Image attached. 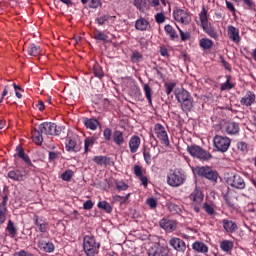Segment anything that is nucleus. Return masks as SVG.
Returning a JSON list of instances; mask_svg holds the SVG:
<instances>
[{
  "label": "nucleus",
  "mask_w": 256,
  "mask_h": 256,
  "mask_svg": "<svg viewBox=\"0 0 256 256\" xmlns=\"http://www.w3.org/2000/svg\"><path fill=\"white\" fill-rule=\"evenodd\" d=\"M43 135H61V127L55 123L44 122L32 130V141L36 145H43Z\"/></svg>",
  "instance_id": "nucleus-1"
},
{
  "label": "nucleus",
  "mask_w": 256,
  "mask_h": 256,
  "mask_svg": "<svg viewBox=\"0 0 256 256\" xmlns=\"http://www.w3.org/2000/svg\"><path fill=\"white\" fill-rule=\"evenodd\" d=\"M174 95L178 103H180V107L182 111H191L193 109V96L189 91L185 90L184 88H177L174 91Z\"/></svg>",
  "instance_id": "nucleus-2"
},
{
  "label": "nucleus",
  "mask_w": 256,
  "mask_h": 256,
  "mask_svg": "<svg viewBox=\"0 0 256 256\" xmlns=\"http://www.w3.org/2000/svg\"><path fill=\"white\" fill-rule=\"evenodd\" d=\"M187 181V175L181 168L169 170L167 174V183L170 187H181Z\"/></svg>",
  "instance_id": "nucleus-3"
},
{
  "label": "nucleus",
  "mask_w": 256,
  "mask_h": 256,
  "mask_svg": "<svg viewBox=\"0 0 256 256\" xmlns=\"http://www.w3.org/2000/svg\"><path fill=\"white\" fill-rule=\"evenodd\" d=\"M208 11L206 10L205 6H202V9L199 13V20H200V27L203 29L209 37L212 39H218L219 34L215 31V28L209 23V17L207 16Z\"/></svg>",
  "instance_id": "nucleus-4"
},
{
  "label": "nucleus",
  "mask_w": 256,
  "mask_h": 256,
  "mask_svg": "<svg viewBox=\"0 0 256 256\" xmlns=\"http://www.w3.org/2000/svg\"><path fill=\"white\" fill-rule=\"evenodd\" d=\"M101 246L95 241V237L86 235L83 239V251L86 256H95Z\"/></svg>",
  "instance_id": "nucleus-5"
},
{
  "label": "nucleus",
  "mask_w": 256,
  "mask_h": 256,
  "mask_svg": "<svg viewBox=\"0 0 256 256\" xmlns=\"http://www.w3.org/2000/svg\"><path fill=\"white\" fill-rule=\"evenodd\" d=\"M83 140H81V136L73 134L72 136H68L66 138L65 149L69 153H79L83 148Z\"/></svg>",
  "instance_id": "nucleus-6"
},
{
  "label": "nucleus",
  "mask_w": 256,
  "mask_h": 256,
  "mask_svg": "<svg viewBox=\"0 0 256 256\" xmlns=\"http://www.w3.org/2000/svg\"><path fill=\"white\" fill-rule=\"evenodd\" d=\"M186 151H188L191 157H196V159H200V161H211V159H213V155H211V153L195 144L187 146Z\"/></svg>",
  "instance_id": "nucleus-7"
},
{
  "label": "nucleus",
  "mask_w": 256,
  "mask_h": 256,
  "mask_svg": "<svg viewBox=\"0 0 256 256\" xmlns=\"http://www.w3.org/2000/svg\"><path fill=\"white\" fill-rule=\"evenodd\" d=\"M214 149L219 153H227L231 147V138L227 136L215 135L213 138Z\"/></svg>",
  "instance_id": "nucleus-8"
},
{
  "label": "nucleus",
  "mask_w": 256,
  "mask_h": 256,
  "mask_svg": "<svg viewBox=\"0 0 256 256\" xmlns=\"http://www.w3.org/2000/svg\"><path fill=\"white\" fill-rule=\"evenodd\" d=\"M203 199H205V195H203L201 189L197 187L189 195V200L191 201V205L195 213H201V205L203 204Z\"/></svg>",
  "instance_id": "nucleus-9"
},
{
  "label": "nucleus",
  "mask_w": 256,
  "mask_h": 256,
  "mask_svg": "<svg viewBox=\"0 0 256 256\" xmlns=\"http://www.w3.org/2000/svg\"><path fill=\"white\" fill-rule=\"evenodd\" d=\"M196 173L198 177H204V179H208L212 183H217V179H219V173L209 166L198 167Z\"/></svg>",
  "instance_id": "nucleus-10"
},
{
  "label": "nucleus",
  "mask_w": 256,
  "mask_h": 256,
  "mask_svg": "<svg viewBox=\"0 0 256 256\" xmlns=\"http://www.w3.org/2000/svg\"><path fill=\"white\" fill-rule=\"evenodd\" d=\"M154 133L163 146L170 147L171 142L169 141V134L167 133L165 126H163L161 123L155 124Z\"/></svg>",
  "instance_id": "nucleus-11"
},
{
  "label": "nucleus",
  "mask_w": 256,
  "mask_h": 256,
  "mask_svg": "<svg viewBox=\"0 0 256 256\" xmlns=\"http://www.w3.org/2000/svg\"><path fill=\"white\" fill-rule=\"evenodd\" d=\"M226 183L233 189L242 190L246 187L245 179H243V177H241V175L239 174H233L231 176H228L226 178Z\"/></svg>",
  "instance_id": "nucleus-12"
},
{
  "label": "nucleus",
  "mask_w": 256,
  "mask_h": 256,
  "mask_svg": "<svg viewBox=\"0 0 256 256\" xmlns=\"http://www.w3.org/2000/svg\"><path fill=\"white\" fill-rule=\"evenodd\" d=\"M173 18L177 23H182V25H189L191 23V14L181 8L173 10Z\"/></svg>",
  "instance_id": "nucleus-13"
},
{
  "label": "nucleus",
  "mask_w": 256,
  "mask_h": 256,
  "mask_svg": "<svg viewBox=\"0 0 256 256\" xmlns=\"http://www.w3.org/2000/svg\"><path fill=\"white\" fill-rule=\"evenodd\" d=\"M169 245L174 251H177V253H185V251H187V244H185V241L181 238H171L169 240Z\"/></svg>",
  "instance_id": "nucleus-14"
},
{
  "label": "nucleus",
  "mask_w": 256,
  "mask_h": 256,
  "mask_svg": "<svg viewBox=\"0 0 256 256\" xmlns=\"http://www.w3.org/2000/svg\"><path fill=\"white\" fill-rule=\"evenodd\" d=\"M221 131L227 135H239V124L237 122H225L221 126Z\"/></svg>",
  "instance_id": "nucleus-15"
},
{
  "label": "nucleus",
  "mask_w": 256,
  "mask_h": 256,
  "mask_svg": "<svg viewBox=\"0 0 256 256\" xmlns=\"http://www.w3.org/2000/svg\"><path fill=\"white\" fill-rule=\"evenodd\" d=\"M33 221H34V225L37 227L40 233H47V230L49 229V222L45 217L34 215Z\"/></svg>",
  "instance_id": "nucleus-16"
},
{
  "label": "nucleus",
  "mask_w": 256,
  "mask_h": 256,
  "mask_svg": "<svg viewBox=\"0 0 256 256\" xmlns=\"http://www.w3.org/2000/svg\"><path fill=\"white\" fill-rule=\"evenodd\" d=\"M159 226L161 227V229L166 231V233H173V231L177 229V221L171 220L169 218H162L159 221Z\"/></svg>",
  "instance_id": "nucleus-17"
},
{
  "label": "nucleus",
  "mask_w": 256,
  "mask_h": 256,
  "mask_svg": "<svg viewBox=\"0 0 256 256\" xmlns=\"http://www.w3.org/2000/svg\"><path fill=\"white\" fill-rule=\"evenodd\" d=\"M148 256H169V247L154 245L149 249Z\"/></svg>",
  "instance_id": "nucleus-18"
},
{
  "label": "nucleus",
  "mask_w": 256,
  "mask_h": 256,
  "mask_svg": "<svg viewBox=\"0 0 256 256\" xmlns=\"http://www.w3.org/2000/svg\"><path fill=\"white\" fill-rule=\"evenodd\" d=\"M255 101V92L247 90L244 97L240 99V105H243L244 107H251V105H255Z\"/></svg>",
  "instance_id": "nucleus-19"
},
{
  "label": "nucleus",
  "mask_w": 256,
  "mask_h": 256,
  "mask_svg": "<svg viewBox=\"0 0 256 256\" xmlns=\"http://www.w3.org/2000/svg\"><path fill=\"white\" fill-rule=\"evenodd\" d=\"M227 35L230 41L233 43H241V35H239V29L233 25H229L227 29Z\"/></svg>",
  "instance_id": "nucleus-20"
},
{
  "label": "nucleus",
  "mask_w": 256,
  "mask_h": 256,
  "mask_svg": "<svg viewBox=\"0 0 256 256\" xmlns=\"http://www.w3.org/2000/svg\"><path fill=\"white\" fill-rule=\"evenodd\" d=\"M9 179L12 181H25V177H27V171H21L19 169L11 170L8 172Z\"/></svg>",
  "instance_id": "nucleus-21"
},
{
  "label": "nucleus",
  "mask_w": 256,
  "mask_h": 256,
  "mask_svg": "<svg viewBox=\"0 0 256 256\" xmlns=\"http://www.w3.org/2000/svg\"><path fill=\"white\" fill-rule=\"evenodd\" d=\"M128 147L130 153H137L139 147H141V138L137 135H133L128 142Z\"/></svg>",
  "instance_id": "nucleus-22"
},
{
  "label": "nucleus",
  "mask_w": 256,
  "mask_h": 256,
  "mask_svg": "<svg viewBox=\"0 0 256 256\" xmlns=\"http://www.w3.org/2000/svg\"><path fill=\"white\" fill-rule=\"evenodd\" d=\"M38 247L41 251H44V253H53L55 251L53 242L47 240H39Z\"/></svg>",
  "instance_id": "nucleus-23"
},
{
  "label": "nucleus",
  "mask_w": 256,
  "mask_h": 256,
  "mask_svg": "<svg viewBox=\"0 0 256 256\" xmlns=\"http://www.w3.org/2000/svg\"><path fill=\"white\" fill-rule=\"evenodd\" d=\"M82 123L86 129H90V131H97V127H99V120H97V118L84 117Z\"/></svg>",
  "instance_id": "nucleus-24"
},
{
  "label": "nucleus",
  "mask_w": 256,
  "mask_h": 256,
  "mask_svg": "<svg viewBox=\"0 0 256 256\" xmlns=\"http://www.w3.org/2000/svg\"><path fill=\"white\" fill-rule=\"evenodd\" d=\"M7 201H9V197L7 195L3 196L2 203L0 204V224L5 223L7 219Z\"/></svg>",
  "instance_id": "nucleus-25"
},
{
  "label": "nucleus",
  "mask_w": 256,
  "mask_h": 256,
  "mask_svg": "<svg viewBox=\"0 0 256 256\" xmlns=\"http://www.w3.org/2000/svg\"><path fill=\"white\" fill-rule=\"evenodd\" d=\"M135 29H137V31H149V29H151V24L147 19L140 17L135 21Z\"/></svg>",
  "instance_id": "nucleus-26"
},
{
  "label": "nucleus",
  "mask_w": 256,
  "mask_h": 256,
  "mask_svg": "<svg viewBox=\"0 0 256 256\" xmlns=\"http://www.w3.org/2000/svg\"><path fill=\"white\" fill-rule=\"evenodd\" d=\"M112 141L117 145L118 147H121L123 143H125V137L123 136V131L121 130H115L112 134Z\"/></svg>",
  "instance_id": "nucleus-27"
},
{
  "label": "nucleus",
  "mask_w": 256,
  "mask_h": 256,
  "mask_svg": "<svg viewBox=\"0 0 256 256\" xmlns=\"http://www.w3.org/2000/svg\"><path fill=\"white\" fill-rule=\"evenodd\" d=\"M222 225L226 233H235V231L237 230V223L231 220H222Z\"/></svg>",
  "instance_id": "nucleus-28"
},
{
  "label": "nucleus",
  "mask_w": 256,
  "mask_h": 256,
  "mask_svg": "<svg viewBox=\"0 0 256 256\" xmlns=\"http://www.w3.org/2000/svg\"><path fill=\"white\" fill-rule=\"evenodd\" d=\"M27 54L30 57H39L41 55V47L37 44H29Z\"/></svg>",
  "instance_id": "nucleus-29"
},
{
  "label": "nucleus",
  "mask_w": 256,
  "mask_h": 256,
  "mask_svg": "<svg viewBox=\"0 0 256 256\" xmlns=\"http://www.w3.org/2000/svg\"><path fill=\"white\" fill-rule=\"evenodd\" d=\"M164 31H165L166 35L169 36L171 41H175V40L179 39V34H177V30H175L171 24L165 25Z\"/></svg>",
  "instance_id": "nucleus-30"
},
{
  "label": "nucleus",
  "mask_w": 256,
  "mask_h": 256,
  "mask_svg": "<svg viewBox=\"0 0 256 256\" xmlns=\"http://www.w3.org/2000/svg\"><path fill=\"white\" fill-rule=\"evenodd\" d=\"M93 161L96 165H113V160L107 156H94Z\"/></svg>",
  "instance_id": "nucleus-31"
},
{
  "label": "nucleus",
  "mask_w": 256,
  "mask_h": 256,
  "mask_svg": "<svg viewBox=\"0 0 256 256\" xmlns=\"http://www.w3.org/2000/svg\"><path fill=\"white\" fill-rule=\"evenodd\" d=\"M97 136H90L84 140V153H89L93 145L97 143Z\"/></svg>",
  "instance_id": "nucleus-32"
},
{
  "label": "nucleus",
  "mask_w": 256,
  "mask_h": 256,
  "mask_svg": "<svg viewBox=\"0 0 256 256\" xmlns=\"http://www.w3.org/2000/svg\"><path fill=\"white\" fill-rule=\"evenodd\" d=\"M192 249L197 253H209V247L205 243L196 241L192 244Z\"/></svg>",
  "instance_id": "nucleus-33"
},
{
  "label": "nucleus",
  "mask_w": 256,
  "mask_h": 256,
  "mask_svg": "<svg viewBox=\"0 0 256 256\" xmlns=\"http://www.w3.org/2000/svg\"><path fill=\"white\" fill-rule=\"evenodd\" d=\"M233 241L231 240H223L222 242H220V249L221 251H224V253H231V251H233Z\"/></svg>",
  "instance_id": "nucleus-34"
},
{
  "label": "nucleus",
  "mask_w": 256,
  "mask_h": 256,
  "mask_svg": "<svg viewBox=\"0 0 256 256\" xmlns=\"http://www.w3.org/2000/svg\"><path fill=\"white\" fill-rule=\"evenodd\" d=\"M168 210L170 211V213H172V215H181L183 213V209L181 208V206L173 202H170L168 204Z\"/></svg>",
  "instance_id": "nucleus-35"
},
{
  "label": "nucleus",
  "mask_w": 256,
  "mask_h": 256,
  "mask_svg": "<svg viewBox=\"0 0 256 256\" xmlns=\"http://www.w3.org/2000/svg\"><path fill=\"white\" fill-rule=\"evenodd\" d=\"M143 89L149 105H153V90L151 89V86H149V84H144Z\"/></svg>",
  "instance_id": "nucleus-36"
},
{
  "label": "nucleus",
  "mask_w": 256,
  "mask_h": 256,
  "mask_svg": "<svg viewBox=\"0 0 256 256\" xmlns=\"http://www.w3.org/2000/svg\"><path fill=\"white\" fill-rule=\"evenodd\" d=\"M93 74L96 76L98 79H103L105 77V73L103 72V68L99 63H95L93 66Z\"/></svg>",
  "instance_id": "nucleus-37"
},
{
  "label": "nucleus",
  "mask_w": 256,
  "mask_h": 256,
  "mask_svg": "<svg viewBox=\"0 0 256 256\" xmlns=\"http://www.w3.org/2000/svg\"><path fill=\"white\" fill-rule=\"evenodd\" d=\"M130 197L131 193H128L126 196L114 195L112 196V203H120V205H123V203L129 201Z\"/></svg>",
  "instance_id": "nucleus-38"
},
{
  "label": "nucleus",
  "mask_w": 256,
  "mask_h": 256,
  "mask_svg": "<svg viewBox=\"0 0 256 256\" xmlns=\"http://www.w3.org/2000/svg\"><path fill=\"white\" fill-rule=\"evenodd\" d=\"M98 209H102L106 213H113V207L107 201H100L97 204Z\"/></svg>",
  "instance_id": "nucleus-39"
},
{
  "label": "nucleus",
  "mask_w": 256,
  "mask_h": 256,
  "mask_svg": "<svg viewBox=\"0 0 256 256\" xmlns=\"http://www.w3.org/2000/svg\"><path fill=\"white\" fill-rule=\"evenodd\" d=\"M199 45H200L201 49L209 50V49H211V47H213V40H211L209 38H202V39H200Z\"/></svg>",
  "instance_id": "nucleus-40"
},
{
  "label": "nucleus",
  "mask_w": 256,
  "mask_h": 256,
  "mask_svg": "<svg viewBox=\"0 0 256 256\" xmlns=\"http://www.w3.org/2000/svg\"><path fill=\"white\" fill-rule=\"evenodd\" d=\"M235 87V84L231 83V76L226 75V82L221 84V91H229Z\"/></svg>",
  "instance_id": "nucleus-41"
},
{
  "label": "nucleus",
  "mask_w": 256,
  "mask_h": 256,
  "mask_svg": "<svg viewBox=\"0 0 256 256\" xmlns=\"http://www.w3.org/2000/svg\"><path fill=\"white\" fill-rule=\"evenodd\" d=\"M145 1L146 0H132V5H134L140 13H145Z\"/></svg>",
  "instance_id": "nucleus-42"
},
{
  "label": "nucleus",
  "mask_w": 256,
  "mask_h": 256,
  "mask_svg": "<svg viewBox=\"0 0 256 256\" xmlns=\"http://www.w3.org/2000/svg\"><path fill=\"white\" fill-rule=\"evenodd\" d=\"M6 230L8 231L10 237H15L17 235V228H15V224L11 220L8 221Z\"/></svg>",
  "instance_id": "nucleus-43"
},
{
  "label": "nucleus",
  "mask_w": 256,
  "mask_h": 256,
  "mask_svg": "<svg viewBox=\"0 0 256 256\" xmlns=\"http://www.w3.org/2000/svg\"><path fill=\"white\" fill-rule=\"evenodd\" d=\"M94 39L96 41H107V39H109V36L104 34L101 30H96L94 34Z\"/></svg>",
  "instance_id": "nucleus-44"
},
{
  "label": "nucleus",
  "mask_w": 256,
  "mask_h": 256,
  "mask_svg": "<svg viewBox=\"0 0 256 256\" xmlns=\"http://www.w3.org/2000/svg\"><path fill=\"white\" fill-rule=\"evenodd\" d=\"M115 185H116L117 191H119V192L127 191V189H129V185L127 183H125L124 181L116 180Z\"/></svg>",
  "instance_id": "nucleus-45"
},
{
  "label": "nucleus",
  "mask_w": 256,
  "mask_h": 256,
  "mask_svg": "<svg viewBox=\"0 0 256 256\" xmlns=\"http://www.w3.org/2000/svg\"><path fill=\"white\" fill-rule=\"evenodd\" d=\"M141 59H143V54L142 53H140L137 50L132 52V55H131L132 63H139V61H141Z\"/></svg>",
  "instance_id": "nucleus-46"
},
{
  "label": "nucleus",
  "mask_w": 256,
  "mask_h": 256,
  "mask_svg": "<svg viewBox=\"0 0 256 256\" xmlns=\"http://www.w3.org/2000/svg\"><path fill=\"white\" fill-rule=\"evenodd\" d=\"M109 19H111L110 15L103 14L102 16L96 18V23H98L100 26H103L105 23H107V21H109Z\"/></svg>",
  "instance_id": "nucleus-47"
},
{
  "label": "nucleus",
  "mask_w": 256,
  "mask_h": 256,
  "mask_svg": "<svg viewBox=\"0 0 256 256\" xmlns=\"http://www.w3.org/2000/svg\"><path fill=\"white\" fill-rule=\"evenodd\" d=\"M177 29H178V31L180 33L181 41H189V39H191V33L184 32L183 30H181V28H179V26H177Z\"/></svg>",
  "instance_id": "nucleus-48"
},
{
  "label": "nucleus",
  "mask_w": 256,
  "mask_h": 256,
  "mask_svg": "<svg viewBox=\"0 0 256 256\" xmlns=\"http://www.w3.org/2000/svg\"><path fill=\"white\" fill-rule=\"evenodd\" d=\"M237 149L242 153H247L249 151V145L246 142H238Z\"/></svg>",
  "instance_id": "nucleus-49"
},
{
  "label": "nucleus",
  "mask_w": 256,
  "mask_h": 256,
  "mask_svg": "<svg viewBox=\"0 0 256 256\" xmlns=\"http://www.w3.org/2000/svg\"><path fill=\"white\" fill-rule=\"evenodd\" d=\"M61 178L63 181H71V179L73 178V171L69 169L66 170L62 173Z\"/></svg>",
  "instance_id": "nucleus-50"
},
{
  "label": "nucleus",
  "mask_w": 256,
  "mask_h": 256,
  "mask_svg": "<svg viewBox=\"0 0 256 256\" xmlns=\"http://www.w3.org/2000/svg\"><path fill=\"white\" fill-rule=\"evenodd\" d=\"M203 209L206 211L207 215H215V208H213L209 203H204Z\"/></svg>",
  "instance_id": "nucleus-51"
},
{
  "label": "nucleus",
  "mask_w": 256,
  "mask_h": 256,
  "mask_svg": "<svg viewBox=\"0 0 256 256\" xmlns=\"http://www.w3.org/2000/svg\"><path fill=\"white\" fill-rule=\"evenodd\" d=\"M103 137L105 141H111V137H113V131L111 130V128H105L103 130Z\"/></svg>",
  "instance_id": "nucleus-52"
},
{
  "label": "nucleus",
  "mask_w": 256,
  "mask_h": 256,
  "mask_svg": "<svg viewBox=\"0 0 256 256\" xmlns=\"http://www.w3.org/2000/svg\"><path fill=\"white\" fill-rule=\"evenodd\" d=\"M143 158L146 165H151V152H149V150L143 151Z\"/></svg>",
  "instance_id": "nucleus-53"
},
{
  "label": "nucleus",
  "mask_w": 256,
  "mask_h": 256,
  "mask_svg": "<svg viewBox=\"0 0 256 256\" xmlns=\"http://www.w3.org/2000/svg\"><path fill=\"white\" fill-rule=\"evenodd\" d=\"M103 5L101 0H90L89 8L90 9H99Z\"/></svg>",
  "instance_id": "nucleus-54"
},
{
  "label": "nucleus",
  "mask_w": 256,
  "mask_h": 256,
  "mask_svg": "<svg viewBox=\"0 0 256 256\" xmlns=\"http://www.w3.org/2000/svg\"><path fill=\"white\" fill-rule=\"evenodd\" d=\"M235 3L239 2V0H233ZM244 5H247L248 9H255V2L253 0H242Z\"/></svg>",
  "instance_id": "nucleus-55"
},
{
  "label": "nucleus",
  "mask_w": 256,
  "mask_h": 256,
  "mask_svg": "<svg viewBox=\"0 0 256 256\" xmlns=\"http://www.w3.org/2000/svg\"><path fill=\"white\" fill-rule=\"evenodd\" d=\"M146 203H147V205H149L150 209L157 208V200H155V198H148Z\"/></svg>",
  "instance_id": "nucleus-56"
},
{
  "label": "nucleus",
  "mask_w": 256,
  "mask_h": 256,
  "mask_svg": "<svg viewBox=\"0 0 256 256\" xmlns=\"http://www.w3.org/2000/svg\"><path fill=\"white\" fill-rule=\"evenodd\" d=\"M175 85H176V84H175L174 82L165 84V87H166V94H167V95H171V93H173V89H175Z\"/></svg>",
  "instance_id": "nucleus-57"
},
{
  "label": "nucleus",
  "mask_w": 256,
  "mask_h": 256,
  "mask_svg": "<svg viewBox=\"0 0 256 256\" xmlns=\"http://www.w3.org/2000/svg\"><path fill=\"white\" fill-rule=\"evenodd\" d=\"M134 175L138 178L143 176V168L139 165H134Z\"/></svg>",
  "instance_id": "nucleus-58"
},
{
  "label": "nucleus",
  "mask_w": 256,
  "mask_h": 256,
  "mask_svg": "<svg viewBox=\"0 0 256 256\" xmlns=\"http://www.w3.org/2000/svg\"><path fill=\"white\" fill-rule=\"evenodd\" d=\"M155 21H156V23H165V14L157 13L155 15Z\"/></svg>",
  "instance_id": "nucleus-59"
},
{
  "label": "nucleus",
  "mask_w": 256,
  "mask_h": 256,
  "mask_svg": "<svg viewBox=\"0 0 256 256\" xmlns=\"http://www.w3.org/2000/svg\"><path fill=\"white\" fill-rule=\"evenodd\" d=\"M93 205V201L87 200L83 203V209H85V211H91V209H93Z\"/></svg>",
  "instance_id": "nucleus-60"
},
{
  "label": "nucleus",
  "mask_w": 256,
  "mask_h": 256,
  "mask_svg": "<svg viewBox=\"0 0 256 256\" xmlns=\"http://www.w3.org/2000/svg\"><path fill=\"white\" fill-rule=\"evenodd\" d=\"M225 3L228 11H231V13H235L236 9H235V5H233V2H229V0H225Z\"/></svg>",
  "instance_id": "nucleus-61"
},
{
  "label": "nucleus",
  "mask_w": 256,
  "mask_h": 256,
  "mask_svg": "<svg viewBox=\"0 0 256 256\" xmlns=\"http://www.w3.org/2000/svg\"><path fill=\"white\" fill-rule=\"evenodd\" d=\"M159 53L162 57H169V50L165 46H160Z\"/></svg>",
  "instance_id": "nucleus-62"
},
{
  "label": "nucleus",
  "mask_w": 256,
  "mask_h": 256,
  "mask_svg": "<svg viewBox=\"0 0 256 256\" xmlns=\"http://www.w3.org/2000/svg\"><path fill=\"white\" fill-rule=\"evenodd\" d=\"M14 256H35V255H33L32 253L27 252L25 250H21L19 252H15Z\"/></svg>",
  "instance_id": "nucleus-63"
},
{
  "label": "nucleus",
  "mask_w": 256,
  "mask_h": 256,
  "mask_svg": "<svg viewBox=\"0 0 256 256\" xmlns=\"http://www.w3.org/2000/svg\"><path fill=\"white\" fill-rule=\"evenodd\" d=\"M221 63L224 69H226L227 71H231V64H229V62H226L224 57H221Z\"/></svg>",
  "instance_id": "nucleus-64"
}]
</instances>
